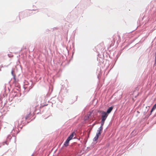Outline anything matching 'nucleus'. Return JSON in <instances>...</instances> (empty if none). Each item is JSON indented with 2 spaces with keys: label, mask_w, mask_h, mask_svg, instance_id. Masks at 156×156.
Returning <instances> with one entry per match:
<instances>
[{
  "label": "nucleus",
  "mask_w": 156,
  "mask_h": 156,
  "mask_svg": "<svg viewBox=\"0 0 156 156\" xmlns=\"http://www.w3.org/2000/svg\"><path fill=\"white\" fill-rule=\"evenodd\" d=\"M101 123L102 125L104 124L105 121L108 116V114L104 111H102L101 112Z\"/></svg>",
  "instance_id": "obj_1"
},
{
  "label": "nucleus",
  "mask_w": 156,
  "mask_h": 156,
  "mask_svg": "<svg viewBox=\"0 0 156 156\" xmlns=\"http://www.w3.org/2000/svg\"><path fill=\"white\" fill-rule=\"evenodd\" d=\"M104 125H102V124L101 123V126L98 128V133H97L98 135H101V132L103 129V126Z\"/></svg>",
  "instance_id": "obj_2"
},
{
  "label": "nucleus",
  "mask_w": 156,
  "mask_h": 156,
  "mask_svg": "<svg viewBox=\"0 0 156 156\" xmlns=\"http://www.w3.org/2000/svg\"><path fill=\"white\" fill-rule=\"evenodd\" d=\"M113 108L112 107H111L107 110V111L106 113L108 114L110 113L112 111V110Z\"/></svg>",
  "instance_id": "obj_3"
},
{
  "label": "nucleus",
  "mask_w": 156,
  "mask_h": 156,
  "mask_svg": "<svg viewBox=\"0 0 156 156\" xmlns=\"http://www.w3.org/2000/svg\"><path fill=\"white\" fill-rule=\"evenodd\" d=\"M75 133L74 132H73L70 136L68 138V139L69 140H71L73 138L74 136V134Z\"/></svg>",
  "instance_id": "obj_4"
},
{
  "label": "nucleus",
  "mask_w": 156,
  "mask_h": 156,
  "mask_svg": "<svg viewBox=\"0 0 156 156\" xmlns=\"http://www.w3.org/2000/svg\"><path fill=\"white\" fill-rule=\"evenodd\" d=\"M100 136V135H98V134H96V136L93 139V140L95 141H96L98 140V137Z\"/></svg>",
  "instance_id": "obj_5"
},
{
  "label": "nucleus",
  "mask_w": 156,
  "mask_h": 156,
  "mask_svg": "<svg viewBox=\"0 0 156 156\" xmlns=\"http://www.w3.org/2000/svg\"><path fill=\"white\" fill-rule=\"evenodd\" d=\"M69 141L70 140L67 139L64 144V145L66 146H68Z\"/></svg>",
  "instance_id": "obj_6"
},
{
  "label": "nucleus",
  "mask_w": 156,
  "mask_h": 156,
  "mask_svg": "<svg viewBox=\"0 0 156 156\" xmlns=\"http://www.w3.org/2000/svg\"><path fill=\"white\" fill-rule=\"evenodd\" d=\"M156 108V104H155L151 110V113Z\"/></svg>",
  "instance_id": "obj_7"
},
{
  "label": "nucleus",
  "mask_w": 156,
  "mask_h": 156,
  "mask_svg": "<svg viewBox=\"0 0 156 156\" xmlns=\"http://www.w3.org/2000/svg\"><path fill=\"white\" fill-rule=\"evenodd\" d=\"M14 72V71L13 70H12L11 71V73H12V76H13L14 79L15 80V79H16L15 75L14 74V73H13Z\"/></svg>",
  "instance_id": "obj_8"
},
{
  "label": "nucleus",
  "mask_w": 156,
  "mask_h": 156,
  "mask_svg": "<svg viewBox=\"0 0 156 156\" xmlns=\"http://www.w3.org/2000/svg\"><path fill=\"white\" fill-rule=\"evenodd\" d=\"M154 65L156 66V51L155 53V62Z\"/></svg>",
  "instance_id": "obj_9"
},
{
  "label": "nucleus",
  "mask_w": 156,
  "mask_h": 156,
  "mask_svg": "<svg viewBox=\"0 0 156 156\" xmlns=\"http://www.w3.org/2000/svg\"><path fill=\"white\" fill-rule=\"evenodd\" d=\"M26 119H27V117H26Z\"/></svg>",
  "instance_id": "obj_10"
}]
</instances>
